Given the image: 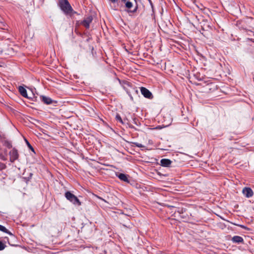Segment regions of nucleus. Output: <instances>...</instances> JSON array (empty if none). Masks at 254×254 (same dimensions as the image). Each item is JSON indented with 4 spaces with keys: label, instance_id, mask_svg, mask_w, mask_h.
<instances>
[{
    "label": "nucleus",
    "instance_id": "1",
    "mask_svg": "<svg viewBox=\"0 0 254 254\" xmlns=\"http://www.w3.org/2000/svg\"><path fill=\"white\" fill-rule=\"evenodd\" d=\"M58 5L65 15L72 16L76 13V12L73 10L68 0H59Z\"/></svg>",
    "mask_w": 254,
    "mask_h": 254
},
{
    "label": "nucleus",
    "instance_id": "2",
    "mask_svg": "<svg viewBox=\"0 0 254 254\" xmlns=\"http://www.w3.org/2000/svg\"><path fill=\"white\" fill-rule=\"evenodd\" d=\"M125 6L128 9V13H135L138 9V4L136 0H128L126 2Z\"/></svg>",
    "mask_w": 254,
    "mask_h": 254
},
{
    "label": "nucleus",
    "instance_id": "3",
    "mask_svg": "<svg viewBox=\"0 0 254 254\" xmlns=\"http://www.w3.org/2000/svg\"><path fill=\"white\" fill-rule=\"evenodd\" d=\"M65 197L68 200L72 202L74 205L80 206L81 204V202L78 198L70 191H66L65 193Z\"/></svg>",
    "mask_w": 254,
    "mask_h": 254
},
{
    "label": "nucleus",
    "instance_id": "4",
    "mask_svg": "<svg viewBox=\"0 0 254 254\" xmlns=\"http://www.w3.org/2000/svg\"><path fill=\"white\" fill-rule=\"evenodd\" d=\"M10 155V161L12 163L17 160L19 157V154L17 150L13 148L9 153Z\"/></svg>",
    "mask_w": 254,
    "mask_h": 254
},
{
    "label": "nucleus",
    "instance_id": "5",
    "mask_svg": "<svg viewBox=\"0 0 254 254\" xmlns=\"http://www.w3.org/2000/svg\"><path fill=\"white\" fill-rule=\"evenodd\" d=\"M140 91L141 94L144 96V97L148 99L153 98V95L151 92L145 87H140Z\"/></svg>",
    "mask_w": 254,
    "mask_h": 254
},
{
    "label": "nucleus",
    "instance_id": "6",
    "mask_svg": "<svg viewBox=\"0 0 254 254\" xmlns=\"http://www.w3.org/2000/svg\"><path fill=\"white\" fill-rule=\"evenodd\" d=\"M243 193L248 198L252 197L254 194L253 190L250 188L248 187H245L243 189Z\"/></svg>",
    "mask_w": 254,
    "mask_h": 254
},
{
    "label": "nucleus",
    "instance_id": "7",
    "mask_svg": "<svg viewBox=\"0 0 254 254\" xmlns=\"http://www.w3.org/2000/svg\"><path fill=\"white\" fill-rule=\"evenodd\" d=\"M92 16L91 15L88 16L83 20V21L82 22V24L86 28H88L89 27L90 24L92 22Z\"/></svg>",
    "mask_w": 254,
    "mask_h": 254
},
{
    "label": "nucleus",
    "instance_id": "8",
    "mask_svg": "<svg viewBox=\"0 0 254 254\" xmlns=\"http://www.w3.org/2000/svg\"><path fill=\"white\" fill-rule=\"evenodd\" d=\"M18 91L20 92V94L24 97L30 99L31 97H29L27 93L26 90L22 86H20L18 87Z\"/></svg>",
    "mask_w": 254,
    "mask_h": 254
},
{
    "label": "nucleus",
    "instance_id": "9",
    "mask_svg": "<svg viewBox=\"0 0 254 254\" xmlns=\"http://www.w3.org/2000/svg\"><path fill=\"white\" fill-rule=\"evenodd\" d=\"M172 161L168 159H162L160 161L161 165L165 167H169Z\"/></svg>",
    "mask_w": 254,
    "mask_h": 254
},
{
    "label": "nucleus",
    "instance_id": "10",
    "mask_svg": "<svg viewBox=\"0 0 254 254\" xmlns=\"http://www.w3.org/2000/svg\"><path fill=\"white\" fill-rule=\"evenodd\" d=\"M40 99L42 102L47 105L51 104L53 102L51 98L45 96H41Z\"/></svg>",
    "mask_w": 254,
    "mask_h": 254
},
{
    "label": "nucleus",
    "instance_id": "11",
    "mask_svg": "<svg viewBox=\"0 0 254 254\" xmlns=\"http://www.w3.org/2000/svg\"><path fill=\"white\" fill-rule=\"evenodd\" d=\"M116 176L122 181H124L125 182L129 183V180L128 179V176L123 173H119L117 174Z\"/></svg>",
    "mask_w": 254,
    "mask_h": 254
},
{
    "label": "nucleus",
    "instance_id": "12",
    "mask_svg": "<svg viewBox=\"0 0 254 254\" xmlns=\"http://www.w3.org/2000/svg\"><path fill=\"white\" fill-rule=\"evenodd\" d=\"M232 241L233 243H244V239L242 237L239 236H234L232 239Z\"/></svg>",
    "mask_w": 254,
    "mask_h": 254
},
{
    "label": "nucleus",
    "instance_id": "13",
    "mask_svg": "<svg viewBox=\"0 0 254 254\" xmlns=\"http://www.w3.org/2000/svg\"><path fill=\"white\" fill-rule=\"evenodd\" d=\"M0 231L5 233H7L10 235H12V233L10 232H9L5 227L1 225H0Z\"/></svg>",
    "mask_w": 254,
    "mask_h": 254
},
{
    "label": "nucleus",
    "instance_id": "14",
    "mask_svg": "<svg viewBox=\"0 0 254 254\" xmlns=\"http://www.w3.org/2000/svg\"><path fill=\"white\" fill-rule=\"evenodd\" d=\"M116 119L117 121H118L119 122H120L121 124H124V122L123 121V120L122 119L121 116H120L119 114H117L116 116Z\"/></svg>",
    "mask_w": 254,
    "mask_h": 254
},
{
    "label": "nucleus",
    "instance_id": "15",
    "mask_svg": "<svg viewBox=\"0 0 254 254\" xmlns=\"http://www.w3.org/2000/svg\"><path fill=\"white\" fill-rule=\"evenodd\" d=\"M6 247V245L1 241H0V251L4 250Z\"/></svg>",
    "mask_w": 254,
    "mask_h": 254
},
{
    "label": "nucleus",
    "instance_id": "16",
    "mask_svg": "<svg viewBox=\"0 0 254 254\" xmlns=\"http://www.w3.org/2000/svg\"><path fill=\"white\" fill-rule=\"evenodd\" d=\"M6 167V166L4 163L0 162V171L5 169Z\"/></svg>",
    "mask_w": 254,
    "mask_h": 254
},
{
    "label": "nucleus",
    "instance_id": "17",
    "mask_svg": "<svg viewBox=\"0 0 254 254\" xmlns=\"http://www.w3.org/2000/svg\"><path fill=\"white\" fill-rule=\"evenodd\" d=\"M134 144L136 146H137L138 147H139V148H144V147H145V146L143 145H142V144L137 143V142L134 143Z\"/></svg>",
    "mask_w": 254,
    "mask_h": 254
},
{
    "label": "nucleus",
    "instance_id": "18",
    "mask_svg": "<svg viewBox=\"0 0 254 254\" xmlns=\"http://www.w3.org/2000/svg\"><path fill=\"white\" fill-rule=\"evenodd\" d=\"M26 144H27L28 147L32 151H34V148L31 146V145L29 143V142L26 139Z\"/></svg>",
    "mask_w": 254,
    "mask_h": 254
},
{
    "label": "nucleus",
    "instance_id": "19",
    "mask_svg": "<svg viewBox=\"0 0 254 254\" xmlns=\"http://www.w3.org/2000/svg\"><path fill=\"white\" fill-rule=\"evenodd\" d=\"M236 225L237 226H239L240 227H241V228H243V229H245L246 230H248L249 229L245 226L244 225H238V224H236Z\"/></svg>",
    "mask_w": 254,
    "mask_h": 254
},
{
    "label": "nucleus",
    "instance_id": "20",
    "mask_svg": "<svg viewBox=\"0 0 254 254\" xmlns=\"http://www.w3.org/2000/svg\"><path fill=\"white\" fill-rule=\"evenodd\" d=\"M236 225L237 226H239L240 227H241V228H243V229H245L246 230H248L249 229L245 226L244 225H238V224H236Z\"/></svg>",
    "mask_w": 254,
    "mask_h": 254
},
{
    "label": "nucleus",
    "instance_id": "21",
    "mask_svg": "<svg viewBox=\"0 0 254 254\" xmlns=\"http://www.w3.org/2000/svg\"><path fill=\"white\" fill-rule=\"evenodd\" d=\"M3 51L2 45L0 44V54H1Z\"/></svg>",
    "mask_w": 254,
    "mask_h": 254
},
{
    "label": "nucleus",
    "instance_id": "22",
    "mask_svg": "<svg viewBox=\"0 0 254 254\" xmlns=\"http://www.w3.org/2000/svg\"><path fill=\"white\" fill-rule=\"evenodd\" d=\"M7 146L9 148H11L12 147V144L11 143H8V144L7 145Z\"/></svg>",
    "mask_w": 254,
    "mask_h": 254
},
{
    "label": "nucleus",
    "instance_id": "23",
    "mask_svg": "<svg viewBox=\"0 0 254 254\" xmlns=\"http://www.w3.org/2000/svg\"><path fill=\"white\" fill-rule=\"evenodd\" d=\"M148 1H149V2L150 3V5H151V7H152V8H153V3H152V2L151 0H148Z\"/></svg>",
    "mask_w": 254,
    "mask_h": 254
},
{
    "label": "nucleus",
    "instance_id": "24",
    "mask_svg": "<svg viewBox=\"0 0 254 254\" xmlns=\"http://www.w3.org/2000/svg\"><path fill=\"white\" fill-rule=\"evenodd\" d=\"M110 1H111L113 3H115L116 2H117L118 0H110Z\"/></svg>",
    "mask_w": 254,
    "mask_h": 254
},
{
    "label": "nucleus",
    "instance_id": "25",
    "mask_svg": "<svg viewBox=\"0 0 254 254\" xmlns=\"http://www.w3.org/2000/svg\"><path fill=\"white\" fill-rule=\"evenodd\" d=\"M121 1L124 2L125 4H126V2H127L128 0H121Z\"/></svg>",
    "mask_w": 254,
    "mask_h": 254
},
{
    "label": "nucleus",
    "instance_id": "26",
    "mask_svg": "<svg viewBox=\"0 0 254 254\" xmlns=\"http://www.w3.org/2000/svg\"><path fill=\"white\" fill-rule=\"evenodd\" d=\"M3 23L2 21H1V20H0V27L1 26V25H3Z\"/></svg>",
    "mask_w": 254,
    "mask_h": 254
}]
</instances>
